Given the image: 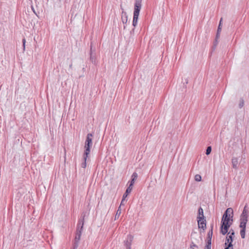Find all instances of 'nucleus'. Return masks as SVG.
Wrapping results in <instances>:
<instances>
[{
  "label": "nucleus",
  "mask_w": 249,
  "mask_h": 249,
  "mask_svg": "<svg viewBox=\"0 0 249 249\" xmlns=\"http://www.w3.org/2000/svg\"><path fill=\"white\" fill-rule=\"evenodd\" d=\"M233 238V236L231 235H228L227 236L225 243V249H233L232 244Z\"/></svg>",
  "instance_id": "5"
},
{
  "label": "nucleus",
  "mask_w": 249,
  "mask_h": 249,
  "mask_svg": "<svg viewBox=\"0 0 249 249\" xmlns=\"http://www.w3.org/2000/svg\"><path fill=\"white\" fill-rule=\"evenodd\" d=\"M138 177V174L136 172H134L133 173L132 176H131V178H134V179H135V180H136L137 178Z\"/></svg>",
  "instance_id": "26"
},
{
  "label": "nucleus",
  "mask_w": 249,
  "mask_h": 249,
  "mask_svg": "<svg viewBox=\"0 0 249 249\" xmlns=\"http://www.w3.org/2000/svg\"><path fill=\"white\" fill-rule=\"evenodd\" d=\"M121 9L122 10V20L124 24H126L127 21V15L126 12L124 11V8L122 7V6L121 5Z\"/></svg>",
  "instance_id": "9"
},
{
  "label": "nucleus",
  "mask_w": 249,
  "mask_h": 249,
  "mask_svg": "<svg viewBox=\"0 0 249 249\" xmlns=\"http://www.w3.org/2000/svg\"><path fill=\"white\" fill-rule=\"evenodd\" d=\"M221 31V29L220 28L219 29H217V33H216V36H215V41H214V45L215 46H216L217 45V44L218 43V39L220 37V35Z\"/></svg>",
  "instance_id": "16"
},
{
  "label": "nucleus",
  "mask_w": 249,
  "mask_h": 249,
  "mask_svg": "<svg viewBox=\"0 0 249 249\" xmlns=\"http://www.w3.org/2000/svg\"><path fill=\"white\" fill-rule=\"evenodd\" d=\"M94 51H92V43H90V60L92 63L95 64V58L93 55Z\"/></svg>",
  "instance_id": "11"
},
{
  "label": "nucleus",
  "mask_w": 249,
  "mask_h": 249,
  "mask_svg": "<svg viewBox=\"0 0 249 249\" xmlns=\"http://www.w3.org/2000/svg\"><path fill=\"white\" fill-rule=\"evenodd\" d=\"M120 206H119V207L118 208V209L116 212V215H115V219H116L117 218H118L121 213V209H120Z\"/></svg>",
  "instance_id": "19"
},
{
  "label": "nucleus",
  "mask_w": 249,
  "mask_h": 249,
  "mask_svg": "<svg viewBox=\"0 0 249 249\" xmlns=\"http://www.w3.org/2000/svg\"><path fill=\"white\" fill-rule=\"evenodd\" d=\"M228 235H231V236H233V237L234 236V231L233 229H231L229 232L228 233Z\"/></svg>",
  "instance_id": "23"
},
{
  "label": "nucleus",
  "mask_w": 249,
  "mask_h": 249,
  "mask_svg": "<svg viewBox=\"0 0 249 249\" xmlns=\"http://www.w3.org/2000/svg\"><path fill=\"white\" fill-rule=\"evenodd\" d=\"M198 227L199 229H200V232H201V230H202V232H204L205 230L206 229V220L205 218L202 219H197Z\"/></svg>",
  "instance_id": "7"
},
{
  "label": "nucleus",
  "mask_w": 249,
  "mask_h": 249,
  "mask_svg": "<svg viewBox=\"0 0 249 249\" xmlns=\"http://www.w3.org/2000/svg\"><path fill=\"white\" fill-rule=\"evenodd\" d=\"M222 20H223V18H221V19L220 20V21H219V25H218V28H217V29H219L220 28L221 29V30H222Z\"/></svg>",
  "instance_id": "27"
},
{
  "label": "nucleus",
  "mask_w": 249,
  "mask_h": 249,
  "mask_svg": "<svg viewBox=\"0 0 249 249\" xmlns=\"http://www.w3.org/2000/svg\"><path fill=\"white\" fill-rule=\"evenodd\" d=\"M194 247H197V246H196V245H193L191 247V249H194Z\"/></svg>",
  "instance_id": "30"
},
{
  "label": "nucleus",
  "mask_w": 249,
  "mask_h": 249,
  "mask_svg": "<svg viewBox=\"0 0 249 249\" xmlns=\"http://www.w3.org/2000/svg\"><path fill=\"white\" fill-rule=\"evenodd\" d=\"M92 137L93 134L92 133L88 134L87 135L85 143L92 144Z\"/></svg>",
  "instance_id": "13"
},
{
  "label": "nucleus",
  "mask_w": 249,
  "mask_h": 249,
  "mask_svg": "<svg viewBox=\"0 0 249 249\" xmlns=\"http://www.w3.org/2000/svg\"><path fill=\"white\" fill-rule=\"evenodd\" d=\"M233 212L231 208H228L223 215L220 224V232L225 235L232 224Z\"/></svg>",
  "instance_id": "1"
},
{
  "label": "nucleus",
  "mask_w": 249,
  "mask_h": 249,
  "mask_svg": "<svg viewBox=\"0 0 249 249\" xmlns=\"http://www.w3.org/2000/svg\"><path fill=\"white\" fill-rule=\"evenodd\" d=\"M247 222L248 220H240L239 227L241 228L240 233L241 238L243 239L245 238V237L246 228Z\"/></svg>",
  "instance_id": "4"
},
{
  "label": "nucleus",
  "mask_w": 249,
  "mask_h": 249,
  "mask_svg": "<svg viewBox=\"0 0 249 249\" xmlns=\"http://www.w3.org/2000/svg\"><path fill=\"white\" fill-rule=\"evenodd\" d=\"M88 157H85V155H83V161L81 163V167L83 168H85L87 165L86 160Z\"/></svg>",
  "instance_id": "18"
},
{
  "label": "nucleus",
  "mask_w": 249,
  "mask_h": 249,
  "mask_svg": "<svg viewBox=\"0 0 249 249\" xmlns=\"http://www.w3.org/2000/svg\"><path fill=\"white\" fill-rule=\"evenodd\" d=\"M91 146H92V144L85 143V150L84 153V155H85L86 157H88V155H89V154L90 153V147H91Z\"/></svg>",
  "instance_id": "10"
},
{
  "label": "nucleus",
  "mask_w": 249,
  "mask_h": 249,
  "mask_svg": "<svg viewBox=\"0 0 249 249\" xmlns=\"http://www.w3.org/2000/svg\"><path fill=\"white\" fill-rule=\"evenodd\" d=\"M32 10H33L34 13H35L36 14L35 11V10H34V8H33V7H32Z\"/></svg>",
  "instance_id": "32"
},
{
  "label": "nucleus",
  "mask_w": 249,
  "mask_h": 249,
  "mask_svg": "<svg viewBox=\"0 0 249 249\" xmlns=\"http://www.w3.org/2000/svg\"><path fill=\"white\" fill-rule=\"evenodd\" d=\"M212 151V147L211 146H208L207 148L206 151V154L207 155H209Z\"/></svg>",
  "instance_id": "22"
},
{
  "label": "nucleus",
  "mask_w": 249,
  "mask_h": 249,
  "mask_svg": "<svg viewBox=\"0 0 249 249\" xmlns=\"http://www.w3.org/2000/svg\"><path fill=\"white\" fill-rule=\"evenodd\" d=\"M72 63H71V64L70 65V68H71L72 67Z\"/></svg>",
  "instance_id": "31"
},
{
  "label": "nucleus",
  "mask_w": 249,
  "mask_h": 249,
  "mask_svg": "<svg viewBox=\"0 0 249 249\" xmlns=\"http://www.w3.org/2000/svg\"><path fill=\"white\" fill-rule=\"evenodd\" d=\"M135 180L134 179V178H131V180L130 182L129 187H130L131 188H133V186L135 183Z\"/></svg>",
  "instance_id": "25"
},
{
  "label": "nucleus",
  "mask_w": 249,
  "mask_h": 249,
  "mask_svg": "<svg viewBox=\"0 0 249 249\" xmlns=\"http://www.w3.org/2000/svg\"><path fill=\"white\" fill-rule=\"evenodd\" d=\"M195 180L196 181H200L201 180V177L200 175L197 174L195 176Z\"/></svg>",
  "instance_id": "21"
},
{
  "label": "nucleus",
  "mask_w": 249,
  "mask_h": 249,
  "mask_svg": "<svg viewBox=\"0 0 249 249\" xmlns=\"http://www.w3.org/2000/svg\"><path fill=\"white\" fill-rule=\"evenodd\" d=\"M133 239V236L130 234L127 235L126 240L124 241V246L126 249H131V245Z\"/></svg>",
  "instance_id": "8"
},
{
  "label": "nucleus",
  "mask_w": 249,
  "mask_h": 249,
  "mask_svg": "<svg viewBox=\"0 0 249 249\" xmlns=\"http://www.w3.org/2000/svg\"><path fill=\"white\" fill-rule=\"evenodd\" d=\"M244 104V102L243 99H241L240 100V103L239 104V107L240 108H242L243 107Z\"/></svg>",
  "instance_id": "24"
},
{
  "label": "nucleus",
  "mask_w": 249,
  "mask_h": 249,
  "mask_svg": "<svg viewBox=\"0 0 249 249\" xmlns=\"http://www.w3.org/2000/svg\"><path fill=\"white\" fill-rule=\"evenodd\" d=\"M211 244L212 242H211V241H207L206 245L204 248V249H211Z\"/></svg>",
  "instance_id": "20"
},
{
  "label": "nucleus",
  "mask_w": 249,
  "mask_h": 249,
  "mask_svg": "<svg viewBox=\"0 0 249 249\" xmlns=\"http://www.w3.org/2000/svg\"><path fill=\"white\" fill-rule=\"evenodd\" d=\"M132 190V188L130 187H128L125 191V192L124 193V194L123 195V197L124 198H126L127 196L129 195V194L130 193V192H131Z\"/></svg>",
  "instance_id": "17"
},
{
  "label": "nucleus",
  "mask_w": 249,
  "mask_h": 249,
  "mask_svg": "<svg viewBox=\"0 0 249 249\" xmlns=\"http://www.w3.org/2000/svg\"><path fill=\"white\" fill-rule=\"evenodd\" d=\"M249 211L248 205L246 204L244 208L243 212L240 216L239 220H248Z\"/></svg>",
  "instance_id": "6"
},
{
  "label": "nucleus",
  "mask_w": 249,
  "mask_h": 249,
  "mask_svg": "<svg viewBox=\"0 0 249 249\" xmlns=\"http://www.w3.org/2000/svg\"><path fill=\"white\" fill-rule=\"evenodd\" d=\"M84 217L83 215L79 220L78 223L77 225L76 232L74 238V241L73 245V249H77L78 247V243L80 239L82 231L83 228L84 223Z\"/></svg>",
  "instance_id": "2"
},
{
  "label": "nucleus",
  "mask_w": 249,
  "mask_h": 249,
  "mask_svg": "<svg viewBox=\"0 0 249 249\" xmlns=\"http://www.w3.org/2000/svg\"><path fill=\"white\" fill-rule=\"evenodd\" d=\"M204 218H205L203 214V210L201 207H199L198 210L197 219H202Z\"/></svg>",
  "instance_id": "14"
},
{
  "label": "nucleus",
  "mask_w": 249,
  "mask_h": 249,
  "mask_svg": "<svg viewBox=\"0 0 249 249\" xmlns=\"http://www.w3.org/2000/svg\"><path fill=\"white\" fill-rule=\"evenodd\" d=\"M125 198H124L123 197V198H122V201L121 202V204H120V207L122 206V205H124V201H125Z\"/></svg>",
  "instance_id": "28"
},
{
  "label": "nucleus",
  "mask_w": 249,
  "mask_h": 249,
  "mask_svg": "<svg viewBox=\"0 0 249 249\" xmlns=\"http://www.w3.org/2000/svg\"><path fill=\"white\" fill-rule=\"evenodd\" d=\"M213 225L212 224L211 226V230L209 231L207 234V241L212 242V237L213 236Z\"/></svg>",
  "instance_id": "15"
},
{
  "label": "nucleus",
  "mask_w": 249,
  "mask_h": 249,
  "mask_svg": "<svg viewBox=\"0 0 249 249\" xmlns=\"http://www.w3.org/2000/svg\"><path fill=\"white\" fill-rule=\"evenodd\" d=\"M231 163L233 168L237 169L238 168V161L237 158L233 157L231 159Z\"/></svg>",
  "instance_id": "12"
},
{
  "label": "nucleus",
  "mask_w": 249,
  "mask_h": 249,
  "mask_svg": "<svg viewBox=\"0 0 249 249\" xmlns=\"http://www.w3.org/2000/svg\"><path fill=\"white\" fill-rule=\"evenodd\" d=\"M26 40L25 38L22 39L23 46V50H25V45Z\"/></svg>",
  "instance_id": "29"
},
{
  "label": "nucleus",
  "mask_w": 249,
  "mask_h": 249,
  "mask_svg": "<svg viewBox=\"0 0 249 249\" xmlns=\"http://www.w3.org/2000/svg\"><path fill=\"white\" fill-rule=\"evenodd\" d=\"M142 7V1L141 0H135L134 4V10L133 13V26L135 27L138 22V17L139 16L140 11Z\"/></svg>",
  "instance_id": "3"
}]
</instances>
